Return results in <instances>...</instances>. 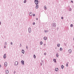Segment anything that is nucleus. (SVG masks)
I'll return each instance as SVG.
<instances>
[{"mask_svg": "<svg viewBox=\"0 0 74 74\" xmlns=\"http://www.w3.org/2000/svg\"><path fill=\"white\" fill-rule=\"evenodd\" d=\"M52 28H54L55 29L56 28V23H53L51 24Z\"/></svg>", "mask_w": 74, "mask_h": 74, "instance_id": "obj_1", "label": "nucleus"}, {"mask_svg": "<svg viewBox=\"0 0 74 74\" xmlns=\"http://www.w3.org/2000/svg\"><path fill=\"white\" fill-rule=\"evenodd\" d=\"M34 2L36 4H38V0H35Z\"/></svg>", "mask_w": 74, "mask_h": 74, "instance_id": "obj_2", "label": "nucleus"}, {"mask_svg": "<svg viewBox=\"0 0 74 74\" xmlns=\"http://www.w3.org/2000/svg\"><path fill=\"white\" fill-rule=\"evenodd\" d=\"M72 51L71 50V49H69L68 50V52L69 53H71L72 52Z\"/></svg>", "mask_w": 74, "mask_h": 74, "instance_id": "obj_3", "label": "nucleus"}, {"mask_svg": "<svg viewBox=\"0 0 74 74\" xmlns=\"http://www.w3.org/2000/svg\"><path fill=\"white\" fill-rule=\"evenodd\" d=\"M18 64V61L15 62V66H17Z\"/></svg>", "mask_w": 74, "mask_h": 74, "instance_id": "obj_4", "label": "nucleus"}, {"mask_svg": "<svg viewBox=\"0 0 74 74\" xmlns=\"http://www.w3.org/2000/svg\"><path fill=\"white\" fill-rule=\"evenodd\" d=\"M37 4H36V9H37L38 8V5Z\"/></svg>", "mask_w": 74, "mask_h": 74, "instance_id": "obj_5", "label": "nucleus"}, {"mask_svg": "<svg viewBox=\"0 0 74 74\" xmlns=\"http://www.w3.org/2000/svg\"><path fill=\"white\" fill-rule=\"evenodd\" d=\"M28 30L29 33H30V32H31V28H28Z\"/></svg>", "mask_w": 74, "mask_h": 74, "instance_id": "obj_6", "label": "nucleus"}, {"mask_svg": "<svg viewBox=\"0 0 74 74\" xmlns=\"http://www.w3.org/2000/svg\"><path fill=\"white\" fill-rule=\"evenodd\" d=\"M3 58L4 59L6 58V54H5L3 56Z\"/></svg>", "mask_w": 74, "mask_h": 74, "instance_id": "obj_7", "label": "nucleus"}, {"mask_svg": "<svg viewBox=\"0 0 74 74\" xmlns=\"http://www.w3.org/2000/svg\"><path fill=\"white\" fill-rule=\"evenodd\" d=\"M21 62H22V64H23V65H24V61L23 60H22Z\"/></svg>", "mask_w": 74, "mask_h": 74, "instance_id": "obj_8", "label": "nucleus"}, {"mask_svg": "<svg viewBox=\"0 0 74 74\" xmlns=\"http://www.w3.org/2000/svg\"><path fill=\"white\" fill-rule=\"evenodd\" d=\"M4 64L5 66H7V62H5Z\"/></svg>", "mask_w": 74, "mask_h": 74, "instance_id": "obj_9", "label": "nucleus"}, {"mask_svg": "<svg viewBox=\"0 0 74 74\" xmlns=\"http://www.w3.org/2000/svg\"><path fill=\"white\" fill-rule=\"evenodd\" d=\"M29 15H30V16H32V15H33V13L32 12H30L29 13Z\"/></svg>", "mask_w": 74, "mask_h": 74, "instance_id": "obj_10", "label": "nucleus"}, {"mask_svg": "<svg viewBox=\"0 0 74 74\" xmlns=\"http://www.w3.org/2000/svg\"><path fill=\"white\" fill-rule=\"evenodd\" d=\"M5 73L6 74H8L9 73L8 70H6L5 71Z\"/></svg>", "mask_w": 74, "mask_h": 74, "instance_id": "obj_11", "label": "nucleus"}, {"mask_svg": "<svg viewBox=\"0 0 74 74\" xmlns=\"http://www.w3.org/2000/svg\"><path fill=\"white\" fill-rule=\"evenodd\" d=\"M44 40H47V38L46 37H45L43 38Z\"/></svg>", "mask_w": 74, "mask_h": 74, "instance_id": "obj_12", "label": "nucleus"}, {"mask_svg": "<svg viewBox=\"0 0 74 74\" xmlns=\"http://www.w3.org/2000/svg\"><path fill=\"white\" fill-rule=\"evenodd\" d=\"M56 71H58V68H56L55 69Z\"/></svg>", "mask_w": 74, "mask_h": 74, "instance_id": "obj_13", "label": "nucleus"}, {"mask_svg": "<svg viewBox=\"0 0 74 74\" xmlns=\"http://www.w3.org/2000/svg\"><path fill=\"white\" fill-rule=\"evenodd\" d=\"M22 53H25V51H24V50L23 49L22 50Z\"/></svg>", "mask_w": 74, "mask_h": 74, "instance_id": "obj_14", "label": "nucleus"}, {"mask_svg": "<svg viewBox=\"0 0 74 74\" xmlns=\"http://www.w3.org/2000/svg\"><path fill=\"white\" fill-rule=\"evenodd\" d=\"M56 57H57V58H58V57H59V55H58V53H56Z\"/></svg>", "mask_w": 74, "mask_h": 74, "instance_id": "obj_15", "label": "nucleus"}, {"mask_svg": "<svg viewBox=\"0 0 74 74\" xmlns=\"http://www.w3.org/2000/svg\"><path fill=\"white\" fill-rule=\"evenodd\" d=\"M64 68V66H63V65H62L61 66V69H63Z\"/></svg>", "mask_w": 74, "mask_h": 74, "instance_id": "obj_16", "label": "nucleus"}, {"mask_svg": "<svg viewBox=\"0 0 74 74\" xmlns=\"http://www.w3.org/2000/svg\"><path fill=\"white\" fill-rule=\"evenodd\" d=\"M53 61H54V62H55V63H56V59H53Z\"/></svg>", "mask_w": 74, "mask_h": 74, "instance_id": "obj_17", "label": "nucleus"}, {"mask_svg": "<svg viewBox=\"0 0 74 74\" xmlns=\"http://www.w3.org/2000/svg\"><path fill=\"white\" fill-rule=\"evenodd\" d=\"M5 45L7 46V42H5L4 43Z\"/></svg>", "mask_w": 74, "mask_h": 74, "instance_id": "obj_18", "label": "nucleus"}, {"mask_svg": "<svg viewBox=\"0 0 74 74\" xmlns=\"http://www.w3.org/2000/svg\"><path fill=\"white\" fill-rule=\"evenodd\" d=\"M57 47H60V44H58Z\"/></svg>", "mask_w": 74, "mask_h": 74, "instance_id": "obj_19", "label": "nucleus"}, {"mask_svg": "<svg viewBox=\"0 0 74 74\" xmlns=\"http://www.w3.org/2000/svg\"><path fill=\"white\" fill-rule=\"evenodd\" d=\"M60 51H62V47L60 48Z\"/></svg>", "mask_w": 74, "mask_h": 74, "instance_id": "obj_20", "label": "nucleus"}, {"mask_svg": "<svg viewBox=\"0 0 74 74\" xmlns=\"http://www.w3.org/2000/svg\"><path fill=\"white\" fill-rule=\"evenodd\" d=\"M70 26H71V27H73V25L72 24H71Z\"/></svg>", "mask_w": 74, "mask_h": 74, "instance_id": "obj_21", "label": "nucleus"}, {"mask_svg": "<svg viewBox=\"0 0 74 74\" xmlns=\"http://www.w3.org/2000/svg\"><path fill=\"white\" fill-rule=\"evenodd\" d=\"M40 45H42V42H40Z\"/></svg>", "mask_w": 74, "mask_h": 74, "instance_id": "obj_22", "label": "nucleus"}, {"mask_svg": "<svg viewBox=\"0 0 74 74\" xmlns=\"http://www.w3.org/2000/svg\"><path fill=\"white\" fill-rule=\"evenodd\" d=\"M44 9H45V10H46L47 9V8H46V6L45 5L44 6Z\"/></svg>", "mask_w": 74, "mask_h": 74, "instance_id": "obj_23", "label": "nucleus"}, {"mask_svg": "<svg viewBox=\"0 0 74 74\" xmlns=\"http://www.w3.org/2000/svg\"><path fill=\"white\" fill-rule=\"evenodd\" d=\"M68 64H69V62H68L66 63V67H67L68 66Z\"/></svg>", "mask_w": 74, "mask_h": 74, "instance_id": "obj_24", "label": "nucleus"}, {"mask_svg": "<svg viewBox=\"0 0 74 74\" xmlns=\"http://www.w3.org/2000/svg\"><path fill=\"white\" fill-rule=\"evenodd\" d=\"M26 3V1L25 0L24 1V3Z\"/></svg>", "mask_w": 74, "mask_h": 74, "instance_id": "obj_25", "label": "nucleus"}, {"mask_svg": "<svg viewBox=\"0 0 74 74\" xmlns=\"http://www.w3.org/2000/svg\"><path fill=\"white\" fill-rule=\"evenodd\" d=\"M34 59H35L36 58V55H34Z\"/></svg>", "mask_w": 74, "mask_h": 74, "instance_id": "obj_26", "label": "nucleus"}, {"mask_svg": "<svg viewBox=\"0 0 74 74\" xmlns=\"http://www.w3.org/2000/svg\"><path fill=\"white\" fill-rule=\"evenodd\" d=\"M45 33H47V32H48V31H47L46 30H45Z\"/></svg>", "mask_w": 74, "mask_h": 74, "instance_id": "obj_27", "label": "nucleus"}, {"mask_svg": "<svg viewBox=\"0 0 74 74\" xmlns=\"http://www.w3.org/2000/svg\"><path fill=\"white\" fill-rule=\"evenodd\" d=\"M69 11H71V8H70L69 9Z\"/></svg>", "mask_w": 74, "mask_h": 74, "instance_id": "obj_28", "label": "nucleus"}, {"mask_svg": "<svg viewBox=\"0 0 74 74\" xmlns=\"http://www.w3.org/2000/svg\"><path fill=\"white\" fill-rule=\"evenodd\" d=\"M27 49H28V47L27 46L26 47Z\"/></svg>", "mask_w": 74, "mask_h": 74, "instance_id": "obj_29", "label": "nucleus"}, {"mask_svg": "<svg viewBox=\"0 0 74 74\" xmlns=\"http://www.w3.org/2000/svg\"><path fill=\"white\" fill-rule=\"evenodd\" d=\"M20 47H22V45H21V44H20Z\"/></svg>", "mask_w": 74, "mask_h": 74, "instance_id": "obj_30", "label": "nucleus"}, {"mask_svg": "<svg viewBox=\"0 0 74 74\" xmlns=\"http://www.w3.org/2000/svg\"><path fill=\"white\" fill-rule=\"evenodd\" d=\"M33 25H35V23L34 22V23H33Z\"/></svg>", "mask_w": 74, "mask_h": 74, "instance_id": "obj_31", "label": "nucleus"}, {"mask_svg": "<svg viewBox=\"0 0 74 74\" xmlns=\"http://www.w3.org/2000/svg\"><path fill=\"white\" fill-rule=\"evenodd\" d=\"M10 44H11V45H12V44H13L12 42H11L10 43Z\"/></svg>", "mask_w": 74, "mask_h": 74, "instance_id": "obj_32", "label": "nucleus"}, {"mask_svg": "<svg viewBox=\"0 0 74 74\" xmlns=\"http://www.w3.org/2000/svg\"><path fill=\"white\" fill-rule=\"evenodd\" d=\"M42 63H40V65L42 66Z\"/></svg>", "mask_w": 74, "mask_h": 74, "instance_id": "obj_33", "label": "nucleus"}, {"mask_svg": "<svg viewBox=\"0 0 74 74\" xmlns=\"http://www.w3.org/2000/svg\"><path fill=\"white\" fill-rule=\"evenodd\" d=\"M33 16H35V14H33Z\"/></svg>", "mask_w": 74, "mask_h": 74, "instance_id": "obj_34", "label": "nucleus"}, {"mask_svg": "<svg viewBox=\"0 0 74 74\" xmlns=\"http://www.w3.org/2000/svg\"><path fill=\"white\" fill-rule=\"evenodd\" d=\"M44 55H47V53H44Z\"/></svg>", "mask_w": 74, "mask_h": 74, "instance_id": "obj_35", "label": "nucleus"}, {"mask_svg": "<svg viewBox=\"0 0 74 74\" xmlns=\"http://www.w3.org/2000/svg\"><path fill=\"white\" fill-rule=\"evenodd\" d=\"M4 48H6V46L5 45V46H4Z\"/></svg>", "mask_w": 74, "mask_h": 74, "instance_id": "obj_36", "label": "nucleus"}, {"mask_svg": "<svg viewBox=\"0 0 74 74\" xmlns=\"http://www.w3.org/2000/svg\"><path fill=\"white\" fill-rule=\"evenodd\" d=\"M1 25V22H0V25Z\"/></svg>", "mask_w": 74, "mask_h": 74, "instance_id": "obj_37", "label": "nucleus"}, {"mask_svg": "<svg viewBox=\"0 0 74 74\" xmlns=\"http://www.w3.org/2000/svg\"><path fill=\"white\" fill-rule=\"evenodd\" d=\"M71 2L72 3H73V1H71Z\"/></svg>", "mask_w": 74, "mask_h": 74, "instance_id": "obj_38", "label": "nucleus"}, {"mask_svg": "<svg viewBox=\"0 0 74 74\" xmlns=\"http://www.w3.org/2000/svg\"><path fill=\"white\" fill-rule=\"evenodd\" d=\"M41 62H42V63H43L44 62V61L42 60Z\"/></svg>", "mask_w": 74, "mask_h": 74, "instance_id": "obj_39", "label": "nucleus"}, {"mask_svg": "<svg viewBox=\"0 0 74 74\" xmlns=\"http://www.w3.org/2000/svg\"><path fill=\"white\" fill-rule=\"evenodd\" d=\"M61 19H63V17H61Z\"/></svg>", "mask_w": 74, "mask_h": 74, "instance_id": "obj_40", "label": "nucleus"}, {"mask_svg": "<svg viewBox=\"0 0 74 74\" xmlns=\"http://www.w3.org/2000/svg\"><path fill=\"white\" fill-rule=\"evenodd\" d=\"M36 20L37 21V20H38V18H36Z\"/></svg>", "mask_w": 74, "mask_h": 74, "instance_id": "obj_41", "label": "nucleus"}, {"mask_svg": "<svg viewBox=\"0 0 74 74\" xmlns=\"http://www.w3.org/2000/svg\"><path fill=\"white\" fill-rule=\"evenodd\" d=\"M1 67V65H0V68Z\"/></svg>", "mask_w": 74, "mask_h": 74, "instance_id": "obj_42", "label": "nucleus"}, {"mask_svg": "<svg viewBox=\"0 0 74 74\" xmlns=\"http://www.w3.org/2000/svg\"><path fill=\"white\" fill-rule=\"evenodd\" d=\"M73 40H74V38H73Z\"/></svg>", "mask_w": 74, "mask_h": 74, "instance_id": "obj_43", "label": "nucleus"}]
</instances>
